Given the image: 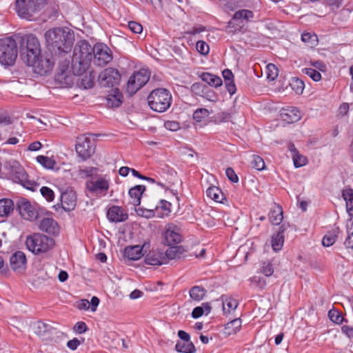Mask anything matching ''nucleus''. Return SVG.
I'll use <instances>...</instances> for the list:
<instances>
[{"instance_id":"f257e3e1","label":"nucleus","mask_w":353,"mask_h":353,"mask_svg":"<svg viewBox=\"0 0 353 353\" xmlns=\"http://www.w3.org/2000/svg\"><path fill=\"white\" fill-rule=\"evenodd\" d=\"M45 39L49 51L62 57L70 51L74 33L68 28H54L46 32Z\"/></svg>"},{"instance_id":"f03ea898","label":"nucleus","mask_w":353,"mask_h":353,"mask_svg":"<svg viewBox=\"0 0 353 353\" xmlns=\"http://www.w3.org/2000/svg\"><path fill=\"white\" fill-rule=\"evenodd\" d=\"M3 174L28 190L35 191L39 187V183L30 180L24 168L16 161H10L5 163Z\"/></svg>"},{"instance_id":"7ed1b4c3","label":"nucleus","mask_w":353,"mask_h":353,"mask_svg":"<svg viewBox=\"0 0 353 353\" xmlns=\"http://www.w3.org/2000/svg\"><path fill=\"white\" fill-rule=\"evenodd\" d=\"M46 4V0H17L16 8L20 17L32 21Z\"/></svg>"},{"instance_id":"20e7f679","label":"nucleus","mask_w":353,"mask_h":353,"mask_svg":"<svg viewBox=\"0 0 353 353\" xmlns=\"http://www.w3.org/2000/svg\"><path fill=\"white\" fill-rule=\"evenodd\" d=\"M172 101V95L165 88H158L152 90L148 97V103L152 110L158 112L167 110Z\"/></svg>"},{"instance_id":"39448f33","label":"nucleus","mask_w":353,"mask_h":353,"mask_svg":"<svg viewBox=\"0 0 353 353\" xmlns=\"http://www.w3.org/2000/svg\"><path fill=\"white\" fill-rule=\"evenodd\" d=\"M41 52L39 40L33 34L26 35L21 38L20 44V54L23 61L32 62L34 57L39 55Z\"/></svg>"},{"instance_id":"423d86ee","label":"nucleus","mask_w":353,"mask_h":353,"mask_svg":"<svg viewBox=\"0 0 353 353\" xmlns=\"http://www.w3.org/2000/svg\"><path fill=\"white\" fill-rule=\"evenodd\" d=\"M59 57L54 56V53L52 52H45L32 59V62L26 63V65L32 67L35 73L46 75L52 70L55 61Z\"/></svg>"},{"instance_id":"0eeeda50","label":"nucleus","mask_w":353,"mask_h":353,"mask_svg":"<svg viewBox=\"0 0 353 353\" xmlns=\"http://www.w3.org/2000/svg\"><path fill=\"white\" fill-rule=\"evenodd\" d=\"M26 244L30 251L39 254L50 250L54 244V241L44 234L34 233L27 237Z\"/></svg>"},{"instance_id":"6e6552de","label":"nucleus","mask_w":353,"mask_h":353,"mask_svg":"<svg viewBox=\"0 0 353 353\" xmlns=\"http://www.w3.org/2000/svg\"><path fill=\"white\" fill-rule=\"evenodd\" d=\"M18 48L14 39L6 37L0 39V63L12 65L17 57Z\"/></svg>"},{"instance_id":"1a4fd4ad","label":"nucleus","mask_w":353,"mask_h":353,"mask_svg":"<svg viewBox=\"0 0 353 353\" xmlns=\"http://www.w3.org/2000/svg\"><path fill=\"white\" fill-rule=\"evenodd\" d=\"M150 76V72L145 69L134 72L130 76L127 82L126 92L130 96L134 94L148 81Z\"/></svg>"},{"instance_id":"9d476101","label":"nucleus","mask_w":353,"mask_h":353,"mask_svg":"<svg viewBox=\"0 0 353 353\" xmlns=\"http://www.w3.org/2000/svg\"><path fill=\"white\" fill-rule=\"evenodd\" d=\"M85 187L90 192L95 195L104 196L109 189L110 181L105 176L97 175L85 182Z\"/></svg>"},{"instance_id":"9b49d317","label":"nucleus","mask_w":353,"mask_h":353,"mask_svg":"<svg viewBox=\"0 0 353 353\" xmlns=\"http://www.w3.org/2000/svg\"><path fill=\"white\" fill-rule=\"evenodd\" d=\"M75 149L78 156L85 161L94 153L95 146L89 137L83 134L77 137Z\"/></svg>"},{"instance_id":"f8f14e48","label":"nucleus","mask_w":353,"mask_h":353,"mask_svg":"<svg viewBox=\"0 0 353 353\" xmlns=\"http://www.w3.org/2000/svg\"><path fill=\"white\" fill-rule=\"evenodd\" d=\"M98 81L101 87L113 88L119 85L121 74L117 70L108 68L99 74Z\"/></svg>"},{"instance_id":"ddd939ff","label":"nucleus","mask_w":353,"mask_h":353,"mask_svg":"<svg viewBox=\"0 0 353 353\" xmlns=\"http://www.w3.org/2000/svg\"><path fill=\"white\" fill-rule=\"evenodd\" d=\"M93 62L95 65L103 67L112 59V52L105 45L97 44L94 46Z\"/></svg>"},{"instance_id":"4468645a","label":"nucleus","mask_w":353,"mask_h":353,"mask_svg":"<svg viewBox=\"0 0 353 353\" xmlns=\"http://www.w3.org/2000/svg\"><path fill=\"white\" fill-rule=\"evenodd\" d=\"M16 208L21 216L25 219L33 221L38 216L37 210L25 198H20L17 200Z\"/></svg>"},{"instance_id":"2eb2a0df","label":"nucleus","mask_w":353,"mask_h":353,"mask_svg":"<svg viewBox=\"0 0 353 353\" xmlns=\"http://www.w3.org/2000/svg\"><path fill=\"white\" fill-rule=\"evenodd\" d=\"M94 47L85 40L78 41L74 48L73 57L92 61Z\"/></svg>"},{"instance_id":"dca6fc26","label":"nucleus","mask_w":353,"mask_h":353,"mask_svg":"<svg viewBox=\"0 0 353 353\" xmlns=\"http://www.w3.org/2000/svg\"><path fill=\"white\" fill-rule=\"evenodd\" d=\"M11 268L17 273H21L26 266V257L23 252L17 251L10 259Z\"/></svg>"},{"instance_id":"f3484780","label":"nucleus","mask_w":353,"mask_h":353,"mask_svg":"<svg viewBox=\"0 0 353 353\" xmlns=\"http://www.w3.org/2000/svg\"><path fill=\"white\" fill-rule=\"evenodd\" d=\"M280 115L281 119L288 123L297 122L302 117L301 111L296 107L282 109Z\"/></svg>"},{"instance_id":"a211bd4d","label":"nucleus","mask_w":353,"mask_h":353,"mask_svg":"<svg viewBox=\"0 0 353 353\" xmlns=\"http://www.w3.org/2000/svg\"><path fill=\"white\" fill-rule=\"evenodd\" d=\"M165 239L168 245L177 244L181 241L179 228L174 224H168L165 232Z\"/></svg>"},{"instance_id":"6ab92c4d","label":"nucleus","mask_w":353,"mask_h":353,"mask_svg":"<svg viewBox=\"0 0 353 353\" xmlns=\"http://www.w3.org/2000/svg\"><path fill=\"white\" fill-rule=\"evenodd\" d=\"M90 62V61L83 60V59H81L72 57L71 68L73 74L76 76L82 75L88 68Z\"/></svg>"},{"instance_id":"aec40b11","label":"nucleus","mask_w":353,"mask_h":353,"mask_svg":"<svg viewBox=\"0 0 353 353\" xmlns=\"http://www.w3.org/2000/svg\"><path fill=\"white\" fill-rule=\"evenodd\" d=\"M145 262L150 265H161L166 263V257L163 252L153 251L146 255Z\"/></svg>"},{"instance_id":"412c9836","label":"nucleus","mask_w":353,"mask_h":353,"mask_svg":"<svg viewBox=\"0 0 353 353\" xmlns=\"http://www.w3.org/2000/svg\"><path fill=\"white\" fill-rule=\"evenodd\" d=\"M39 228L49 234H56L59 232V226L57 222L50 218L43 219L40 223Z\"/></svg>"},{"instance_id":"4be33fe9","label":"nucleus","mask_w":353,"mask_h":353,"mask_svg":"<svg viewBox=\"0 0 353 353\" xmlns=\"http://www.w3.org/2000/svg\"><path fill=\"white\" fill-rule=\"evenodd\" d=\"M123 101V94L118 88H113L107 97V105L112 108L120 106Z\"/></svg>"},{"instance_id":"5701e85b","label":"nucleus","mask_w":353,"mask_h":353,"mask_svg":"<svg viewBox=\"0 0 353 353\" xmlns=\"http://www.w3.org/2000/svg\"><path fill=\"white\" fill-rule=\"evenodd\" d=\"M107 216L111 221L121 222L125 221L128 215L123 212V210L119 206H112L109 208Z\"/></svg>"},{"instance_id":"b1692460","label":"nucleus","mask_w":353,"mask_h":353,"mask_svg":"<svg viewBox=\"0 0 353 353\" xmlns=\"http://www.w3.org/2000/svg\"><path fill=\"white\" fill-rule=\"evenodd\" d=\"M62 208L65 211H70L76 206V196L73 192H63L61 196Z\"/></svg>"},{"instance_id":"393cba45","label":"nucleus","mask_w":353,"mask_h":353,"mask_svg":"<svg viewBox=\"0 0 353 353\" xmlns=\"http://www.w3.org/2000/svg\"><path fill=\"white\" fill-rule=\"evenodd\" d=\"M14 204L10 199H0V217H8L14 210Z\"/></svg>"},{"instance_id":"a878e982","label":"nucleus","mask_w":353,"mask_h":353,"mask_svg":"<svg viewBox=\"0 0 353 353\" xmlns=\"http://www.w3.org/2000/svg\"><path fill=\"white\" fill-rule=\"evenodd\" d=\"M145 190L144 185H138L129 190V194L132 199V203L134 206H137L141 203V198Z\"/></svg>"},{"instance_id":"bb28decb","label":"nucleus","mask_w":353,"mask_h":353,"mask_svg":"<svg viewBox=\"0 0 353 353\" xmlns=\"http://www.w3.org/2000/svg\"><path fill=\"white\" fill-rule=\"evenodd\" d=\"M142 251L143 248L140 245L129 246L125 248L124 254L130 260L136 261L143 255Z\"/></svg>"},{"instance_id":"cd10ccee","label":"nucleus","mask_w":353,"mask_h":353,"mask_svg":"<svg viewBox=\"0 0 353 353\" xmlns=\"http://www.w3.org/2000/svg\"><path fill=\"white\" fill-rule=\"evenodd\" d=\"M342 196L346 202L347 212L353 216V189L345 188L342 191Z\"/></svg>"},{"instance_id":"c85d7f7f","label":"nucleus","mask_w":353,"mask_h":353,"mask_svg":"<svg viewBox=\"0 0 353 353\" xmlns=\"http://www.w3.org/2000/svg\"><path fill=\"white\" fill-rule=\"evenodd\" d=\"M283 210L280 205H275L273 208L271 209L269 214V220L273 225H279L283 221Z\"/></svg>"},{"instance_id":"c756f323","label":"nucleus","mask_w":353,"mask_h":353,"mask_svg":"<svg viewBox=\"0 0 353 353\" xmlns=\"http://www.w3.org/2000/svg\"><path fill=\"white\" fill-rule=\"evenodd\" d=\"M34 332L39 336H46L53 331V328L42 321L37 322L33 326Z\"/></svg>"},{"instance_id":"7c9ffc66","label":"nucleus","mask_w":353,"mask_h":353,"mask_svg":"<svg viewBox=\"0 0 353 353\" xmlns=\"http://www.w3.org/2000/svg\"><path fill=\"white\" fill-rule=\"evenodd\" d=\"M285 231L284 225L279 228V231L272 239V247L274 251H279L281 249L283 245Z\"/></svg>"},{"instance_id":"2f4dec72","label":"nucleus","mask_w":353,"mask_h":353,"mask_svg":"<svg viewBox=\"0 0 353 353\" xmlns=\"http://www.w3.org/2000/svg\"><path fill=\"white\" fill-rule=\"evenodd\" d=\"M200 77L204 82L215 88L221 86L223 83L222 80L219 77L209 72H203L200 75Z\"/></svg>"},{"instance_id":"473e14b6","label":"nucleus","mask_w":353,"mask_h":353,"mask_svg":"<svg viewBox=\"0 0 353 353\" xmlns=\"http://www.w3.org/2000/svg\"><path fill=\"white\" fill-rule=\"evenodd\" d=\"M170 246V247L164 253V255L166 257V263L168 259L172 260L180 258L185 251L182 246Z\"/></svg>"},{"instance_id":"72a5a7b5","label":"nucleus","mask_w":353,"mask_h":353,"mask_svg":"<svg viewBox=\"0 0 353 353\" xmlns=\"http://www.w3.org/2000/svg\"><path fill=\"white\" fill-rule=\"evenodd\" d=\"M340 232L339 227H336L332 230L329 231L323 238L322 244L324 246L329 247L332 245Z\"/></svg>"},{"instance_id":"f704fd0d","label":"nucleus","mask_w":353,"mask_h":353,"mask_svg":"<svg viewBox=\"0 0 353 353\" xmlns=\"http://www.w3.org/2000/svg\"><path fill=\"white\" fill-rule=\"evenodd\" d=\"M206 290L199 285H195L190 288L189 291L190 296L192 299V300L194 301H200L205 297L206 294Z\"/></svg>"},{"instance_id":"c9c22d12","label":"nucleus","mask_w":353,"mask_h":353,"mask_svg":"<svg viewBox=\"0 0 353 353\" xmlns=\"http://www.w3.org/2000/svg\"><path fill=\"white\" fill-rule=\"evenodd\" d=\"M241 327V319H235L225 325V334L232 335L236 334Z\"/></svg>"},{"instance_id":"e433bc0d","label":"nucleus","mask_w":353,"mask_h":353,"mask_svg":"<svg viewBox=\"0 0 353 353\" xmlns=\"http://www.w3.org/2000/svg\"><path fill=\"white\" fill-rule=\"evenodd\" d=\"M176 351L183 353H193L196 351L192 341H178L175 345Z\"/></svg>"},{"instance_id":"4c0bfd02","label":"nucleus","mask_w":353,"mask_h":353,"mask_svg":"<svg viewBox=\"0 0 353 353\" xmlns=\"http://www.w3.org/2000/svg\"><path fill=\"white\" fill-rule=\"evenodd\" d=\"M207 196L216 202H221L223 199V194L216 186H211L206 190Z\"/></svg>"},{"instance_id":"58836bf2","label":"nucleus","mask_w":353,"mask_h":353,"mask_svg":"<svg viewBox=\"0 0 353 353\" xmlns=\"http://www.w3.org/2000/svg\"><path fill=\"white\" fill-rule=\"evenodd\" d=\"M223 310L224 312L230 313L234 310L238 306L236 300L232 299L228 296H222Z\"/></svg>"},{"instance_id":"ea45409f","label":"nucleus","mask_w":353,"mask_h":353,"mask_svg":"<svg viewBox=\"0 0 353 353\" xmlns=\"http://www.w3.org/2000/svg\"><path fill=\"white\" fill-rule=\"evenodd\" d=\"M253 17V13L252 11L248 10H240L236 11L232 18V21H238V20H245Z\"/></svg>"},{"instance_id":"a19ab883","label":"nucleus","mask_w":353,"mask_h":353,"mask_svg":"<svg viewBox=\"0 0 353 353\" xmlns=\"http://www.w3.org/2000/svg\"><path fill=\"white\" fill-rule=\"evenodd\" d=\"M290 85L292 89L298 94L303 93L305 87L303 81L299 78H292L291 82L290 83Z\"/></svg>"},{"instance_id":"79ce46f5","label":"nucleus","mask_w":353,"mask_h":353,"mask_svg":"<svg viewBox=\"0 0 353 353\" xmlns=\"http://www.w3.org/2000/svg\"><path fill=\"white\" fill-rule=\"evenodd\" d=\"M37 161L41 163L43 167L48 169H53L56 162L52 158L39 155L37 157Z\"/></svg>"},{"instance_id":"37998d69","label":"nucleus","mask_w":353,"mask_h":353,"mask_svg":"<svg viewBox=\"0 0 353 353\" xmlns=\"http://www.w3.org/2000/svg\"><path fill=\"white\" fill-rule=\"evenodd\" d=\"M210 115V112L206 108H198L193 114V119L196 122H201Z\"/></svg>"},{"instance_id":"c03bdc74","label":"nucleus","mask_w":353,"mask_h":353,"mask_svg":"<svg viewBox=\"0 0 353 353\" xmlns=\"http://www.w3.org/2000/svg\"><path fill=\"white\" fill-rule=\"evenodd\" d=\"M250 163L252 167L257 170H262L265 168L263 159L258 155L254 154L252 156Z\"/></svg>"},{"instance_id":"a18cd8bd","label":"nucleus","mask_w":353,"mask_h":353,"mask_svg":"<svg viewBox=\"0 0 353 353\" xmlns=\"http://www.w3.org/2000/svg\"><path fill=\"white\" fill-rule=\"evenodd\" d=\"M94 85V76L92 72L89 74H85L81 81V85L85 89L91 88Z\"/></svg>"},{"instance_id":"49530a36","label":"nucleus","mask_w":353,"mask_h":353,"mask_svg":"<svg viewBox=\"0 0 353 353\" xmlns=\"http://www.w3.org/2000/svg\"><path fill=\"white\" fill-rule=\"evenodd\" d=\"M267 78L269 80L274 81L278 77L279 70L273 63H269L266 66Z\"/></svg>"},{"instance_id":"de8ad7c7","label":"nucleus","mask_w":353,"mask_h":353,"mask_svg":"<svg viewBox=\"0 0 353 353\" xmlns=\"http://www.w3.org/2000/svg\"><path fill=\"white\" fill-rule=\"evenodd\" d=\"M97 171L96 168L93 167H87L85 168H79L78 172L79 175L81 178H85V177H94L95 176L93 175L94 172Z\"/></svg>"},{"instance_id":"09e8293b","label":"nucleus","mask_w":353,"mask_h":353,"mask_svg":"<svg viewBox=\"0 0 353 353\" xmlns=\"http://www.w3.org/2000/svg\"><path fill=\"white\" fill-rule=\"evenodd\" d=\"M302 72L309 76L314 81H319L321 79V74L320 72L313 68H303Z\"/></svg>"},{"instance_id":"8fccbe9b","label":"nucleus","mask_w":353,"mask_h":353,"mask_svg":"<svg viewBox=\"0 0 353 353\" xmlns=\"http://www.w3.org/2000/svg\"><path fill=\"white\" fill-rule=\"evenodd\" d=\"M292 159L296 168L301 167L307 163V159L303 155H301L299 152L292 154Z\"/></svg>"},{"instance_id":"3c124183","label":"nucleus","mask_w":353,"mask_h":353,"mask_svg":"<svg viewBox=\"0 0 353 353\" xmlns=\"http://www.w3.org/2000/svg\"><path fill=\"white\" fill-rule=\"evenodd\" d=\"M328 316L330 319L335 323L340 324L343 321V317L340 314V313L337 310H330Z\"/></svg>"},{"instance_id":"603ef678","label":"nucleus","mask_w":353,"mask_h":353,"mask_svg":"<svg viewBox=\"0 0 353 353\" xmlns=\"http://www.w3.org/2000/svg\"><path fill=\"white\" fill-rule=\"evenodd\" d=\"M196 50L201 54H208L210 50L209 46L203 41H198L196 44Z\"/></svg>"},{"instance_id":"864d4df0","label":"nucleus","mask_w":353,"mask_h":353,"mask_svg":"<svg viewBox=\"0 0 353 353\" xmlns=\"http://www.w3.org/2000/svg\"><path fill=\"white\" fill-rule=\"evenodd\" d=\"M41 194L48 201H52L54 199V192L48 187H42L40 189Z\"/></svg>"},{"instance_id":"5fc2aeb1","label":"nucleus","mask_w":353,"mask_h":353,"mask_svg":"<svg viewBox=\"0 0 353 353\" xmlns=\"http://www.w3.org/2000/svg\"><path fill=\"white\" fill-rule=\"evenodd\" d=\"M261 271L266 276H271L274 272L272 265L269 262H263L262 263Z\"/></svg>"},{"instance_id":"6e6d98bb","label":"nucleus","mask_w":353,"mask_h":353,"mask_svg":"<svg viewBox=\"0 0 353 353\" xmlns=\"http://www.w3.org/2000/svg\"><path fill=\"white\" fill-rule=\"evenodd\" d=\"M301 39L306 43L313 45L316 41V37L314 34H311L310 33L307 32L302 34Z\"/></svg>"},{"instance_id":"4d7b16f0","label":"nucleus","mask_w":353,"mask_h":353,"mask_svg":"<svg viewBox=\"0 0 353 353\" xmlns=\"http://www.w3.org/2000/svg\"><path fill=\"white\" fill-rule=\"evenodd\" d=\"M57 80L60 82L64 81L67 85H70L73 83L72 77L68 76L64 72H62L61 74H58Z\"/></svg>"},{"instance_id":"13d9d810","label":"nucleus","mask_w":353,"mask_h":353,"mask_svg":"<svg viewBox=\"0 0 353 353\" xmlns=\"http://www.w3.org/2000/svg\"><path fill=\"white\" fill-rule=\"evenodd\" d=\"M128 27L132 32L136 34H139L143 31L142 26L135 21H130L128 23Z\"/></svg>"},{"instance_id":"bf43d9fd","label":"nucleus","mask_w":353,"mask_h":353,"mask_svg":"<svg viewBox=\"0 0 353 353\" xmlns=\"http://www.w3.org/2000/svg\"><path fill=\"white\" fill-rule=\"evenodd\" d=\"M73 330L76 333L82 334L86 332L88 327L84 322L79 321L74 325Z\"/></svg>"},{"instance_id":"052dcab7","label":"nucleus","mask_w":353,"mask_h":353,"mask_svg":"<svg viewBox=\"0 0 353 353\" xmlns=\"http://www.w3.org/2000/svg\"><path fill=\"white\" fill-rule=\"evenodd\" d=\"M166 129L171 131H176L180 128V124L177 121H167L164 124Z\"/></svg>"},{"instance_id":"680f3d73","label":"nucleus","mask_w":353,"mask_h":353,"mask_svg":"<svg viewBox=\"0 0 353 353\" xmlns=\"http://www.w3.org/2000/svg\"><path fill=\"white\" fill-rule=\"evenodd\" d=\"M225 173L230 181H231L233 183L238 182L239 178L236 174L234 170L232 168H227Z\"/></svg>"},{"instance_id":"e2e57ef3","label":"nucleus","mask_w":353,"mask_h":353,"mask_svg":"<svg viewBox=\"0 0 353 353\" xmlns=\"http://www.w3.org/2000/svg\"><path fill=\"white\" fill-rule=\"evenodd\" d=\"M77 307L79 310H87L90 308V302L87 299H81L77 302Z\"/></svg>"},{"instance_id":"0e129e2a","label":"nucleus","mask_w":353,"mask_h":353,"mask_svg":"<svg viewBox=\"0 0 353 353\" xmlns=\"http://www.w3.org/2000/svg\"><path fill=\"white\" fill-rule=\"evenodd\" d=\"M204 314V309L203 307L198 306L194 308L192 312V316L194 319H198Z\"/></svg>"},{"instance_id":"69168bd1","label":"nucleus","mask_w":353,"mask_h":353,"mask_svg":"<svg viewBox=\"0 0 353 353\" xmlns=\"http://www.w3.org/2000/svg\"><path fill=\"white\" fill-rule=\"evenodd\" d=\"M223 77L225 82L230 81L233 80L234 75L232 71L229 69H225L222 72Z\"/></svg>"},{"instance_id":"338daca9","label":"nucleus","mask_w":353,"mask_h":353,"mask_svg":"<svg viewBox=\"0 0 353 353\" xmlns=\"http://www.w3.org/2000/svg\"><path fill=\"white\" fill-rule=\"evenodd\" d=\"M343 333L346 334L349 338H353V327L349 325H343L341 327Z\"/></svg>"},{"instance_id":"774afa93","label":"nucleus","mask_w":353,"mask_h":353,"mask_svg":"<svg viewBox=\"0 0 353 353\" xmlns=\"http://www.w3.org/2000/svg\"><path fill=\"white\" fill-rule=\"evenodd\" d=\"M80 345V341L74 338L72 340L69 341L67 343V346L70 350H74L77 348V347Z\"/></svg>"}]
</instances>
